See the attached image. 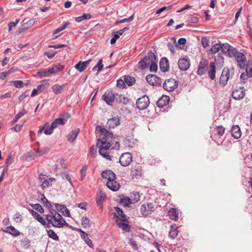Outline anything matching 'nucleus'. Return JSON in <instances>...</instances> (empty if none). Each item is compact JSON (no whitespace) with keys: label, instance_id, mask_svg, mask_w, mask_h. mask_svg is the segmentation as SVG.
<instances>
[{"label":"nucleus","instance_id":"nucleus-1","mask_svg":"<svg viewBox=\"0 0 252 252\" xmlns=\"http://www.w3.org/2000/svg\"><path fill=\"white\" fill-rule=\"evenodd\" d=\"M96 130L100 133V138L98 139L97 146L99 148V153L103 157L108 160H111V157L109 155L108 150L111 149L109 138L111 134L109 131L101 126H97Z\"/></svg>","mask_w":252,"mask_h":252},{"label":"nucleus","instance_id":"nucleus-2","mask_svg":"<svg viewBox=\"0 0 252 252\" xmlns=\"http://www.w3.org/2000/svg\"><path fill=\"white\" fill-rule=\"evenodd\" d=\"M116 213L115 216H116V222L119 228H121L125 232H129L130 231V227L127 224V221L126 219V216L125 215L123 211L119 207H115Z\"/></svg>","mask_w":252,"mask_h":252},{"label":"nucleus","instance_id":"nucleus-3","mask_svg":"<svg viewBox=\"0 0 252 252\" xmlns=\"http://www.w3.org/2000/svg\"><path fill=\"white\" fill-rule=\"evenodd\" d=\"M46 220L53 226L61 228L67 226L68 224L65 221L63 217L59 214L54 216H46Z\"/></svg>","mask_w":252,"mask_h":252},{"label":"nucleus","instance_id":"nucleus-4","mask_svg":"<svg viewBox=\"0 0 252 252\" xmlns=\"http://www.w3.org/2000/svg\"><path fill=\"white\" fill-rule=\"evenodd\" d=\"M158 62V59L153 52H150L147 56L145 57L141 60L138 64V67L141 69H144L147 68L153 63Z\"/></svg>","mask_w":252,"mask_h":252},{"label":"nucleus","instance_id":"nucleus-5","mask_svg":"<svg viewBox=\"0 0 252 252\" xmlns=\"http://www.w3.org/2000/svg\"><path fill=\"white\" fill-rule=\"evenodd\" d=\"M178 86V81L172 78L166 80L163 84V88L168 92L174 91Z\"/></svg>","mask_w":252,"mask_h":252},{"label":"nucleus","instance_id":"nucleus-6","mask_svg":"<svg viewBox=\"0 0 252 252\" xmlns=\"http://www.w3.org/2000/svg\"><path fill=\"white\" fill-rule=\"evenodd\" d=\"M155 210V205L152 203L143 204L140 208V212L144 216H148L151 215Z\"/></svg>","mask_w":252,"mask_h":252},{"label":"nucleus","instance_id":"nucleus-7","mask_svg":"<svg viewBox=\"0 0 252 252\" xmlns=\"http://www.w3.org/2000/svg\"><path fill=\"white\" fill-rule=\"evenodd\" d=\"M149 104V98L146 95H144L142 97L138 98L136 101L137 108L141 110L146 109Z\"/></svg>","mask_w":252,"mask_h":252},{"label":"nucleus","instance_id":"nucleus-8","mask_svg":"<svg viewBox=\"0 0 252 252\" xmlns=\"http://www.w3.org/2000/svg\"><path fill=\"white\" fill-rule=\"evenodd\" d=\"M118 94H115L112 91H107L102 96V99L108 104L112 105L115 99H117Z\"/></svg>","mask_w":252,"mask_h":252},{"label":"nucleus","instance_id":"nucleus-9","mask_svg":"<svg viewBox=\"0 0 252 252\" xmlns=\"http://www.w3.org/2000/svg\"><path fill=\"white\" fill-rule=\"evenodd\" d=\"M132 161V157L130 153L123 154L119 158L120 164L123 166H128Z\"/></svg>","mask_w":252,"mask_h":252},{"label":"nucleus","instance_id":"nucleus-10","mask_svg":"<svg viewBox=\"0 0 252 252\" xmlns=\"http://www.w3.org/2000/svg\"><path fill=\"white\" fill-rule=\"evenodd\" d=\"M235 58L236 59L238 65L241 68H245L247 66L248 67H249V66H252V65L249 63H247L246 56L243 53L238 52Z\"/></svg>","mask_w":252,"mask_h":252},{"label":"nucleus","instance_id":"nucleus-11","mask_svg":"<svg viewBox=\"0 0 252 252\" xmlns=\"http://www.w3.org/2000/svg\"><path fill=\"white\" fill-rule=\"evenodd\" d=\"M146 79L147 82L152 86H159L162 83L161 79L154 74L147 75Z\"/></svg>","mask_w":252,"mask_h":252},{"label":"nucleus","instance_id":"nucleus-12","mask_svg":"<svg viewBox=\"0 0 252 252\" xmlns=\"http://www.w3.org/2000/svg\"><path fill=\"white\" fill-rule=\"evenodd\" d=\"M179 68L182 71L187 70L189 66V60L188 57H185L183 59H180L178 63Z\"/></svg>","mask_w":252,"mask_h":252},{"label":"nucleus","instance_id":"nucleus-13","mask_svg":"<svg viewBox=\"0 0 252 252\" xmlns=\"http://www.w3.org/2000/svg\"><path fill=\"white\" fill-rule=\"evenodd\" d=\"M230 73L229 70L228 68L225 67L221 73V76L220 78V83L222 86H224L226 85L228 79L229 78Z\"/></svg>","mask_w":252,"mask_h":252},{"label":"nucleus","instance_id":"nucleus-14","mask_svg":"<svg viewBox=\"0 0 252 252\" xmlns=\"http://www.w3.org/2000/svg\"><path fill=\"white\" fill-rule=\"evenodd\" d=\"M232 97L236 100L242 99L245 95V90L243 88H239L233 91L232 94Z\"/></svg>","mask_w":252,"mask_h":252},{"label":"nucleus","instance_id":"nucleus-15","mask_svg":"<svg viewBox=\"0 0 252 252\" xmlns=\"http://www.w3.org/2000/svg\"><path fill=\"white\" fill-rule=\"evenodd\" d=\"M142 168L139 165H136L132 167L131 169V175L132 178L138 179L142 175Z\"/></svg>","mask_w":252,"mask_h":252},{"label":"nucleus","instance_id":"nucleus-16","mask_svg":"<svg viewBox=\"0 0 252 252\" xmlns=\"http://www.w3.org/2000/svg\"><path fill=\"white\" fill-rule=\"evenodd\" d=\"M216 61L215 62H211L208 67L207 71L208 76L211 80H213L216 77Z\"/></svg>","mask_w":252,"mask_h":252},{"label":"nucleus","instance_id":"nucleus-17","mask_svg":"<svg viewBox=\"0 0 252 252\" xmlns=\"http://www.w3.org/2000/svg\"><path fill=\"white\" fill-rule=\"evenodd\" d=\"M101 176L103 179L107 180V182H110L116 178L115 173L110 170L103 171L101 173Z\"/></svg>","mask_w":252,"mask_h":252},{"label":"nucleus","instance_id":"nucleus-18","mask_svg":"<svg viewBox=\"0 0 252 252\" xmlns=\"http://www.w3.org/2000/svg\"><path fill=\"white\" fill-rule=\"evenodd\" d=\"M91 61V59L84 62L80 61L75 65L74 67L79 72H83L86 69Z\"/></svg>","mask_w":252,"mask_h":252},{"label":"nucleus","instance_id":"nucleus-19","mask_svg":"<svg viewBox=\"0 0 252 252\" xmlns=\"http://www.w3.org/2000/svg\"><path fill=\"white\" fill-rule=\"evenodd\" d=\"M109 133L111 134V136L109 138V142H110L111 149L112 150H118L120 148V144L118 139L113 136V134L112 132L109 131Z\"/></svg>","mask_w":252,"mask_h":252},{"label":"nucleus","instance_id":"nucleus-20","mask_svg":"<svg viewBox=\"0 0 252 252\" xmlns=\"http://www.w3.org/2000/svg\"><path fill=\"white\" fill-rule=\"evenodd\" d=\"M106 186L111 190L116 191L119 189L120 185L118 182L116 181V179H114L110 182H107Z\"/></svg>","mask_w":252,"mask_h":252},{"label":"nucleus","instance_id":"nucleus-21","mask_svg":"<svg viewBox=\"0 0 252 252\" xmlns=\"http://www.w3.org/2000/svg\"><path fill=\"white\" fill-rule=\"evenodd\" d=\"M120 119L118 117H113L108 120L107 126L109 128H114L120 125Z\"/></svg>","mask_w":252,"mask_h":252},{"label":"nucleus","instance_id":"nucleus-22","mask_svg":"<svg viewBox=\"0 0 252 252\" xmlns=\"http://www.w3.org/2000/svg\"><path fill=\"white\" fill-rule=\"evenodd\" d=\"M159 67L161 71L165 72L169 68L168 60L166 58H162L159 62Z\"/></svg>","mask_w":252,"mask_h":252},{"label":"nucleus","instance_id":"nucleus-23","mask_svg":"<svg viewBox=\"0 0 252 252\" xmlns=\"http://www.w3.org/2000/svg\"><path fill=\"white\" fill-rule=\"evenodd\" d=\"M49 130H50V126L48 123H47L43 126L39 127L37 133L38 135H41L43 131L46 135H50L53 133V130H51V132L48 131Z\"/></svg>","mask_w":252,"mask_h":252},{"label":"nucleus","instance_id":"nucleus-24","mask_svg":"<svg viewBox=\"0 0 252 252\" xmlns=\"http://www.w3.org/2000/svg\"><path fill=\"white\" fill-rule=\"evenodd\" d=\"M29 212L30 214L43 225L45 226L47 225V223L45 220L43 219L42 217L37 212L32 209L29 210Z\"/></svg>","mask_w":252,"mask_h":252},{"label":"nucleus","instance_id":"nucleus-25","mask_svg":"<svg viewBox=\"0 0 252 252\" xmlns=\"http://www.w3.org/2000/svg\"><path fill=\"white\" fill-rule=\"evenodd\" d=\"M232 136L235 139H239L241 136V131L238 126H234L231 129Z\"/></svg>","mask_w":252,"mask_h":252},{"label":"nucleus","instance_id":"nucleus-26","mask_svg":"<svg viewBox=\"0 0 252 252\" xmlns=\"http://www.w3.org/2000/svg\"><path fill=\"white\" fill-rule=\"evenodd\" d=\"M169 102V97L167 96H163L157 101L156 104L159 108H163L167 105Z\"/></svg>","mask_w":252,"mask_h":252},{"label":"nucleus","instance_id":"nucleus-27","mask_svg":"<svg viewBox=\"0 0 252 252\" xmlns=\"http://www.w3.org/2000/svg\"><path fill=\"white\" fill-rule=\"evenodd\" d=\"M65 87V84L62 86L56 84L52 86V91L56 94H60L63 92Z\"/></svg>","mask_w":252,"mask_h":252},{"label":"nucleus","instance_id":"nucleus-28","mask_svg":"<svg viewBox=\"0 0 252 252\" xmlns=\"http://www.w3.org/2000/svg\"><path fill=\"white\" fill-rule=\"evenodd\" d=\"M2 230L14 236H17L20 235V232L12 226L6 227L5 229H2Z\"/></svg>","mask_w":252,"mask_h":252},{"label":"nucleus","instance_id":"nucleus-29","mask_svg":"<svg viewBox=\"0 0 252 252\" xmlns=\"http://www.w3.org/2000/svg\"><path fill=\"white\" fill-rule=\"evenodd\" d=\"M244 69H246V74L244 73L241 74L240 78L242 80H245L247 79L248 77H251L252 76V67L251 66H246Z\"/></svg>","mask_w":252,"mask_h":252},{"label":"nucleus","instance_id":"nucleus-30","mask_svg":"<svg viewBox=\"0 0 252 252\" xmlns=\"http://www.w3.org/2000/svg\"><path fill=\"white\" fill-rule=\"evenodd\" d=\"M170 230L169 233V236L172 239H174L178 234L177 230L178 227L176 225H171L170 226Z\"/></svg>","mask_w":252,"mask_h":252},{"label":"nucleus","instance_id":"nucleus-31","mask_svg":"<svg viewBox=\"0 0 252 252\" xmlns=\"http://www.w3.org/2000/svg\"><path fill=\"white\" fill-rule=\"evenodd\" d=\"M169 218L174 220H177L178 218V212L174 208H171L168 212Z\"/></svg>","mask_w":252,"mask_h":252},{"label":"nucleus","instance_id":"nucleus-32","mask_svg":"<svg viewBox=\"0 0 252 252\" xmlns=\"http://www.w3.org/2000/svg\"><path fill=\"white\" fill-rule=\"evenodd\" d=\"M79 131V129L72 130L67 136V140L68 141L71 143L73 142L76 139Z\"/></svg>","mask_w":252,"mask_h":252},{"label":"nucleus","instance_id":"nucleus-33","mask_svg":"<svg viewBox=\"0 0 252 252\" xmlns=\"http://www.w3.org/2000/svg\"><path fill=\"white\" fill-rule=\"evenodd\" d=\"M49 87L48 81L47 80H44L40 82V84L37 86V89L38 92H42L43 90L47 89Z\"/></svg>","mask_w":252,"mask_h":252},{"label":"nucleus","instance_id":"nucleus-34","mask_svg":"<svg viewBox=\"0 0 252 252\" xmlns=\"http://www.w3.org/2000/svg\"><path fill=\"white\" fill-rule=\"evenodd\" d=\"M55 181V179L53 178L47 179L45 181H44L43 183L41 184V187L42 189H46L52 186V183Z\"/></svg>","mask_w":252,"mask_h":252},{"label":"nucleus","instance_id":"nucleus-35","mask_svg":"<svg viewBox=\"0 0 252 252\" xmlns=\"http://www.w3.org/2000/svg\"><path fill=\"white\" fill-rule=\"evenodd\" d=\"M119 203L124 207H128L132 203V201L130 198L124 196L120 199Z\"/></svg>","mask_w":252,"mask_h":252},{"label":"nucleus","instance_id":"nucleus-36","mask_svg":"<svg viewBox=\"0 0 252 252\" xmlns=\"http://www.w3.org/2000/svg\"><path fill=\"white\" fill-rule=\"evenodd\" d=\"M92 15L90 13H85L82 16L77 17L75 18V20L77 22H81V21L85 20H89L91 19Z\"/></svg>","mask_w":252,"mask_h":252},{"label":"nucleus","instance_id":"nucleus-37","mask_svg":"<svg viewBox=\"0 0 252 252\" xmlns=\"http://www.w3.org/2000/svg\"><path fill=\"white\" fill-rule=\"evenodd\" d=\"M221 48V44L216 43L214 44L210 49L209 53L211 55H214L218 52Z\"/></svg>","mask_w":252,"mask_h":252},{"label":"nucleus","instance_id":"nucleus-38","mask_svg":"<svg viewBox=\"0 0 252 252\" xmlns=\"http://www.w3.org/2000/svg\"><path fill=\"white\" fill-rule=\"evenodd\" d=\"M63 68V66L61 65H57L53 67L48 69V72L49 74H52L59 71V70H62Z\"/></svg>","mask_w":252,"mask_h":252},{"label":"nucleus","instance_id":"nucleus-39","mask_svg":"<svg viewBox=\"0 0 252 252\" xmlns=\"http://www.w3.org/2000/svg\"><path fill=\"white\" fill-rule=\"evenodd\" d=\"M81 224L84 228L90 227L91 225V222L88 218L83 217L81 219Z\"/></svg>","mask_w":252,"mask_h":252},{"label":"nucleus","instance_id":"nucleus-40","mask_svg":"<svg viewBox=\"0 0 252 252\" xmlns=\"http://www.w3.org/2000/svg\"><path fill=\"white\" fill-rule=\"evenodd\" d=\"M64 116H66L65 118L63 117H60L56 119V121L57 124L58 125H63L65 124L66 122L67 121V119L69 117V114H66Z\"/></svg>","mask_w":252,"mask_h":252},{"label":"nucleus","instance_id":"nucleus-41","mask_svg":"<svg viewBox=\"0 0 252 252\" xmlns=\"http://www.w3.org/2000/svg\"><path fill=\"white\" fill-rule=\"evenodd\" d=\"M27 113V111L25 109H22L15 117L14 119L12 120V124H14L17 122V121L23 116L25 114Z\"/></svg>","mask_w":252,"mask_h":252},{"label":"nucleus","instance_id":"nucleus-42","mask_svg":"<svg viewBox=\"0 0 252 252\" xmlns=\"http://www.w3.org/2000/svg\"><path fill=\"white\" fill-rule=\"evenodd\" d=\"M140 195L139 192L136 191H133L131 195L130 199L132 201V203H136L140 200Z\"/></svg>","mask_w":252,"mask_h":252},{"label":"nucleus","instance_id":"nucleus-43","mask_svg":"<svg viewBox=\"0 0 252 252\" xmlns=\"http://www.w3.org/2000/svg\"><path fill=\"white\" fill-rule=\"evenodd\" d=\"M81 237L85 242V243L88 245V246H89L90 248H93V243L91 239L89 238L88 234L85 233L84 234H81Z\"/></svg>","mask_w":252,"mask_h":252},{"label":"nucleus","instance_id":"nucleus-44","mask_svg":"<svg viewBox=\"0 0 252 252\" xmlns=\"http://www.w3.org/2000/svg\"><path fill=\"white\" fill-rule=\"evenodd\" d=\"M116 100L124 104H127L129 101V99L127 97L125 96L124 95L119 94Z\"/></svg>","mask_w":252,"mask_h":252},{"label":"nucleus","instance_id":"nucleus-45","mask_svg":"<svg viewBox=\"0 0 252 252\" xmlns=\"http://www.w3.org/2000/svg\"><path fill=\"white\" fill-rule=\"evenodd\" d=\"M124 79L125 83H126L128 86H132L135 82V78L129 76H124Z\"/></svg>","mask_w":252,"mask_h":252},{"label":"nucleus","instance_id":"nucleus-46","mask_svg":"<svg viewBox=\"0 0 252 252\" xmlns=\"http://www.w3.org/2000/svg\"><path fill=\"white\" fill-rule=\"evenodd\" d=\"M238 52L237 50L234 48L233 47L230 46V48H229V50L226 54V55L228 56V57L232 58V57H235V56L238 54Z\"/></svg>","mask_w":252,"mask_h":252},{"label":"nucleus","instance_id":"nucleus-47","mask_svg":"<svg viewBox=\"0 0 252 252\" xmlns=\"http://www.w3.org/2000/svg\"><path fill=\"white\" fill-rule=\"evenodd\" d=\"M40 199L42 201V202L43 205L48 208H50V207H52V205L51 203L48 201V200L46 198L44 194L41 195Z\"/></svg>","mask_w":252,"mask_h":252},{"label":"nucleus","instance_id":"nucleus-48","mask_svg":"<svg viewBox=\"0 0 252 252\" xmlns=\"http://www.w3.org/2000/svg\"><path fill=\"white\" fill-rule=\"evenodd\" d=\"M229 48H230V45L228 43H223L221 44V51L224 54L226 55L227 53L229 50Z\"/></svg>","mask_w":252,"mask_h":252},{"label":"nucleus","instance_id":"nucleus-49","mask_svg":"<svg viewBox=\"0 0 252 252\" xmlns=\"http://www.w3.org/2000/svg\"><path fill=\"white\" fill-rule=\"evenodd\" d=\"M47 234L48 236L52 239L56 241L59 240V237L53 230L50 229L48 230Z\"/></svg>","mask_w":252,"mask_h":252},{"label":"nucleus","instance_id":"nucleus-50","mask_svg":"<svg viewBox=\"0 0 252 252\" xmlns=\"http://www.w3.org/2000/svg\"><path fill=\"white\" fill-rule=\"evenodd\" d=\"M56 209L57 210V212H60L61 213H64V211L66 210V207L64 205H61L59 204H55Z\"/></svg>","mask_w":252,"mask_h":252},{"label":"nucleus","instance_id":"nucleus-51","mask_svg":"<svg viewBox=\"0 0 252 252\" xmlns=\"http://www.w3.org/2000/svg\"><path fill=\"white\" fill-rule=\"evenodd\" d=\"M87 169H88V166L85 165L80 170V175H81L80 180L81 181H83L84 179V178L86 176Z\"/></svg>","mask_w":252,"mask_h":252},{"label":"nucleus","instance_id":"nucleus-52","mask_svg":"<svg viewBox=\"0 0 252 252\" xmlns=\"http://www.w3.org/2000/svg\"><path fill=\"white\" fill-rule=\"evenodd\" d=\"M105 197V195L102 192V191L100 190L97 193L96 197V202L98 204L99 202H101L102 200L104 199Z\"/></svg>","mask_w":252,"mask_h":252},{"label":"nucleus","instance_id":"nucleus-53","mask_svg":"<svg viewBox=\"0 0 252 252\" xmlns=\"http://www.w3.org/2000/svg\"><path fill=\"white\" fill-rule=\"evenodd\" d=\"M134 19V15L133 14L130 17H129L128 18H125L123 19H122L119 21H117L116 22V24H120V23H123L125 22H130L133 20Z\"/></svg>","mask_w":252,"mask_h":252},{"label":"nucleus","instance_id":"nucleus-54","mask_svg":"<svg viewBox=\"0 0 252 252\" xmlns=\"http://www.w3.org/2000/svg\"><path fill=\"white\" fill-rule=\"evenodd\" d=\"M216 130L218 135L221 136L223 134L225 128L222 126H217Z\"/></svg>","mask_w":252,"mask_h":252},{"label":"nucleus","instance_id":"nucleus-55","mask_svg":"<svg viewBox=\"0 0 252 252\" xmlns=\"http://www.w3.org/2000/svg\"><path fill=\"white\" fill-rule=\"evenodd\" d=\"M34 20L33 19L29 20L28 22L24 23L23 26L24 29H28L33 25Z\"/></svg>","mask_w":252,"mask_h":252},{"label":"nucleus","instance_id":"nucleus-56","mask_svg":"<svg viewBox=\"0 0 252 252\" xmlns=\"http://www.w3.org/2000/svg\"><path fill=\"white\" fill-rule=\"evenodd\" d=\"M37 74L40 77H48L50 75L49 73L48 72V70L38 71Z\"/></svg>","mask_w":252,"mask_h":252},{"label":"nucleus","instance_id":"nucleus-57","mask_svg":"<svg viewBox=\"0 0 252 252\" xmlns=\"http://www.w3.org/2000/svg\"><path fill=\"white\" fill-rule=\"evenodd\" d=\"M32 207L35 210H36L40 213L43 214L44 213V209L43 207L39 204H35L32 205Z\"/></svg>","mask_w":252,"mask_h":252},{"label":"nucleus","instance_id":"nucleus-58","mask_svg":"<svg viewBox=\"0 0 252 252\" xmlns=\"http://www.w3.org/2000/svg\"><path fill=\"white\" fill-rule=\"evenodd\" d=\"M13 85L17 88H21L23 87V82L20 80L12 81Z\"/></svg>","mask_w":252,"mask_h":252},{"label":"nucleus","instance_id":"nucleus-59","mask_svg":"<svg viewBox=\"0 0 252 252\" xmlns=\"http://www.w3.org/2000/svg\"><path fill=\"white\" fill-rule=\"evenodd\" d=\"M201 43L204 48H206L209 45V40L206 37H202L201 38Z\"/></svg>","mask_w":252,"mask_h":252},{"label":"nucleus","instance_id":"nucleus-60","mask_svg":"<svg viewBox=\"0 0 252 252\" xmlns=\"http://www.w3.org/2000/svg\"><path fill=\"white\" fill-rule=\"evenodd\" d=\"M208 67H198L197 73L199 75H202L204 74L206 71H207Z\"/></svg>","mask_w":252,"mask_h":252},{"label":"nucleus","instance_id":"nucleus-61","mask_svg":"<svg viewBox=\"0 0 252 252\" xmlns=\"http://www.w3.org/2000/svg\"><path fill=\"white\" fill-rule=\"evenodd\" d=\"M97 69V73L102 70L103 64H102V59H100L96 64Z\"/></svg>","mask_w":252,"mask_h":252},{"label":"nucleus","instance_id":"nucleus-62","mask_svg":"<svg viewBox=\"0 0 252 252\" xmlns=\"http://www.w3.org/2000/svg\"><path fill=\"white\" fill-rule=\"evenodd\" d=\"M208 62L206 59H202L199 63L198 67H208Z\"/></svg>","mask_w":252,"mask_h":252},{"label":"nucleus","instance_id":"nucleus-63","mask_svg":"<svg viewBox=\"0 0 252 252\" xmlns=\"http://www.w3.org/2000/svg\"><path fill=\"white\" fill-rule=\"evenodd\" d=\"M96 151H97V148L96 146H93L90 147L89 152H90L91 155L93 157H94L95 156V154H96Z\"/></svg>","mask_w":252,"mask_h":252},{"label":"nucleus","instance_id":"nucleus-64","mask_svg":"<svg viewBox=\"0 0 252 252\" xmlns=\"http://www.w3.org/2000/svg\"><path fill=\"white\" fill-rule=\"evenodd\" d=\"M157 63H153L150 65V70L151 72H156L158 70Z\"/></svg>","mask_w":252,"mask_h":252}]
</instances>
